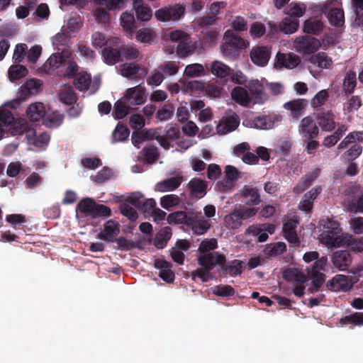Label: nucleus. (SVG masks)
<instances>
[{
  "mask_svg": "<svg viewBox=\"0 0 363 363\" xmlns=\"http://www.w3.org/2000/svg\"><path fill=\"white\" fill-rule=\"evenodd\" d=\"M320 240L328 247H338L344 245L342 229L339 223L327 218L321 220Z\"/></svg>",
  "mask_w": 363,
  "mask_h": 363,
  "instance_id": "f257e3e1",
  "label": "nucleus"
},
{
  "mask_svg": "<svg viewBox=\"0 0 363 363\" xmlns=\"http://www.w3.org/2000/svg\"><path fill=\"white\" fill-rule=\"evenodd\" d=\"M249 43L237 33L228 30L224 33L223 43L220 45L222 54L230 59H235L240 55V51L245 49Z\"/></svg>",
  "mask_w": 363,
  "mask_h": 363,
  "instance_id": "f03ea898",
  "label": "nucleus"
},
{
  "mask_svg": "<svg viewBox=\"0 0 363 363\" xmlns=\"http://www.w3.org/2000/svg\"><path fill=\"white\" fill-rule=\"evenodd\" d=\"M320 47V42L315 38L308 35L297 37L294 41V48L303 55L315 53Z\"/></svg>",
  "mask_w": 363,
  "mask_h": 363,
  "instance_id": "7ed1b4c3",
  "label": "nucleus"
},
{
  "mask_svg": "<svg viewBox=\"0 0 363 363\" xmlns=\"http://www.w3.org/2000/svg\"><path fill=\"white\" fill-rule=\"evenodd\" d=\"M240 119L235 112L223 116L216 126V132L223 135L235 130L240 125Z\"/></svg>",
  "mask_w": 363,
  "mask_h": 363,
  "instance_id": "20e7f679",
  "label": "nucleus"
},
{
  "mask_svg": "<svg viewBox=\"0 0 363 363\" xmlns=\"http://www.w3.org/2000/svg\"><path fill=\"white\" fill-rule=\"evenodd\" d=\"M183 6L176 4L174 6L164 7L155 12V17L161 21H177L184 15Z\"/></svg>",
  "mask_w": 363,
  "mask_h": 363,
  "instance_id": "39448f33",
  "label": "nucleus"
},
{
  "mask_svg": "<svg viewBox=\"0 0 363 363\" xmlns=\"http://www.w3.org/2000/svg\"><path fill=\"white\" fill-rule=\"evenodd\" d=\"M225 261V256L217 251L201 255L198 258L199 265L208 268L211 272L216 265L222 266Z\"/></svg>",
  "mask_w": 363,
  "mask_h": 363,
  "instance_id": "423d86ee",
  "label": "nucleus"
},
{
  "mask_svg": "<svg viewBox=\"0 0 363 363\" xmlns=\"http://www.w3.org/2000/svg\"><path fill=\"white\" fill-rule=\"evenodd\" d=\"M298 132L305 140L315 138L319 133L318 127L312 116L304 117L298 125Z\"/></svg>",
  "mask_w": 363,
  "mask_h": 363,
  "instance_id": "0eeeda50",
  "label": "nucleus"
},
{
  "mask_svg": "<svg viewBox=\"0 0 363 363\" xmlns=\"http://www.w3.org/2000/svg\"><path fill=\"white\" fill-rule=\"evenodd\" d=\"M282 120V116L277 113L259 116L253 120L256 128L268 130L277 125Z\"/></svg>",
  "mask_w": 363,
  "mask_h": 363,
  "instance_id": "6e6552de",
  "label": "nucleus"
},
{
  "mask_svg": "<svg viewBox=\"0 0 363 363\" xmlns=\"http://www.w3.org/2000/svg\"><path fill=\"white\" fill-rule=\"evenodd\" d=\"M250 99L254 104H264L269 100V94L264 86L258 80L254 81L250 87Z\"/></svg>",
  "mask_w": 363,
  "mask_h": 363,
  "instance_id": "1a4fd4ad",
  "label": "nucleus"
},
{
  "mask_svg": "<svg viewBox=\"0 0 363 363\" xmlns=\"http://www.w3.org/2000/svg\"><path fill=\"white\" fill-rule=\"evenodd\" d=\"M240 199L247 206H256L260 202V195L257 187L245 185L240 191Z\"/></svg>",
  "mask_w": 363,
  "mask_h": 363,
  "instance_id": "9d476101",
  "label": "nucleus"
},
{
  "mask_svg": "<svg viewBox=\"0 0 363 363\" xmlns=\"http://www.w3.org/2000/svg\"><path fill=\"white\" fill-rule=\"evenodd\" d=\"M277 60L274 64L276 69H281L285 67L286 69H294L300 63V58L295 54L289 53H277Z\"/></svg>",
  "mask_w": 363,
  "mask_h": 363,
  "instance_id": "9b49d317",
  "label": "nucleus"
},
{
  "mask_svg": "<svg viewBox=\"0 0 363 363\" xmlns=\"http://www.w3.org/2000/svg\"><path fill=\"white\" fill-rule=\"evenodd\" d=\"M315 119L323 131L330 132L335 128V115L331 111L321 110L317 113Z\"/></svg>",
  "mask_w": 363,
  "mask_h": 363,
  "instance_id": "f8f14e48",
  "label": "nucleus"
},
{
  "mask_svg": "<svg viewBox=\"0 0 363 363\" xmlns=\"http://www.w3.org/2000/svg\"><path fill=\"white\" fill-rule=\"evenodd\" d=\"M346 194L357 196V199H353L348 205V209L355 213H363V190H361L360 186L357 185L350 186L347 189Z\"/></svg>",
  "mask_w": 363,
  "mask_h": 363,
  "instance_id": "ddd939ff",
  "label": "nucleus"
},
{
  "mask_svg": "<svg viewBox=\"0 0 363 363\" xmlns=\"http://www.w3.org/2000/svg\"><path fill=\"white\" fill-rule=\"evenodd\" d=\"M192 218H189V228L196 235H203L210 228L211 224L208 220L201 218V213L194 212Z\"/></svg>",
  "mask_w": 363,
  "mask_h": 363,
  "instance_id": "4468645a",
  "label": "nucleus"
},
{
  "mask_svg": "<svg viewBox=\"0 0 363 363\" xmlns=\"http://www.w3.org/2000/svg\"><path fill=\"white\" fill-rule=\"evenodd\" d=\"M120 224L113 220H108L104 224V231L98 234L101 240L113 242L120 233Z\"/></svg>",
  "mask_w": 363,
  "mask_h": 363,
  "instance_id": "2eb2a0df",
  "label": "nucleus"
},
{
  "mask_svg": "<svg viewBox=\"0 0 363 363\" xmlns=\"http://www.w3.org/2000/svg\"><path fill=\"white\" fill-rule=\"evenodd\" d=\"M333 266L340 271L347 269L352 262L350 253L347 250H337L331 257Z\"/></svg>",
  "mask_w": 363,
  "mask_h": 363,
  "instance_id": "dca6fc26",
  "label": "nucleus"
},
{
  "mask_svg": "<svg viewBox=\"0 0 363 363\" xmlns=\"http://www.w3.org/2000/svg\"><path fill=\"white\" fill-rule=\"evenodd\" d=\"M123 97L130 105H140L146 101L145 90L139 86L128 89Z\"/></svg>",
  "mask_w": 363,
  "mask_h": 363,
  "instance_id": "f3484780",
  "label": "nucleus"
},
{
  "mask_svg": "<svg viewBox=\"0 0 363 363\" xmlns=\"http://www.w3.org/2000/svg\"><path fill=\"white\" fill-rule=\"evenodd\" d=\"M252 62L258 66H265L270 58V50L266 46H257L250 52Z\"/></svg>",
  "mask_w": 363,
  "mask_h": 363,
  "instance_id": "a211bd4d",
  "label": "nucleus"
},
{
  "mask_svg": "<svg viewBox=\"0 0 363 363\" xmlns=\"http://www.w3.org/2000/svg\"><path fill=\"white\" fill-rule=\"evenodd\" d=\"M155 268L160 270L159 277L167 283H172L174 280V273L171 269L172 264L164 259H157L154 264Z\"/></svg>",
  "mask_w": 363,
  "mask_h": 363,
  "instance_id": "6ab92c4d",
  "label": "nucleus"
},
{
  "mask_svg": "<svg viewBox=\"0 0 363 363\" xmlns=\"http://www.w3.org/2000/svg\"><path fill=\"white\" fill-rule=\"evenodd\" d=\"M327 287L333 291H348L352 287V284L349 282L347 277L338 274L327 283Z\"/></svg>",
  "mask_w": 363,
  "mask_h": 363,
  "instance_id": "aec40b11",
  "label": "nucleus"
},
{
  "mask_svg": "<svg viewBox=\"0 0 363 363\" xmlns=\"http://www.w3.org/2000/svg\"><path fill=\"white\" fill-rule=\"evenodd\" d=\"M162 128L144 129L141 131L145 140H157L160 145L165 150H169L171 147L170 143L162 136Z\"/></svg>",
  "mask_w": 363,
  "mask_h": 363,
  "instance_id": "412c9836",
  "label": "nucleus"
},
{
  "mask_svg": "<svg viewBox=\"0 0 363 363\" xmlns=\"http://www.w3.org/2000/svg\"><path fill=\"white\" fill-rule=\"evenodd\" d=\"M307 105L306 99H298L286 102L283 106L285 109L291 111L294 118L298 119Z\"/></svg>",
  "mask_w": 363,
  "mask_h": 363,
  "instance_id": "4be33fe9",
  "label": "nucleus"
},
{
  "mask_svg": "<svg viewBox=\"0 0 363 363\" xmlns=\"http://www.w3.org/2000/svg\"><path fill=\"white\" fill-rule=\"evenodd\" d=\"M188 186L191 195L194 197L201 199L206 194V182L201 179H192Z\"/></svg>",
  "mask_w": 363,
  "mask_h": 363,
  "instance_id": "5701e85b",
  "label": "nucleus"
},
{
  "mask_svg": "<svg viewBox=\"0 0 363 363\" xmlns=\"http://www.w3.org/2000/svg\"><path fill=\"white\" fill-rule=\"evenodd\" d=\"M45 109L43 103L38 102L30 105L26 110V116L30 121L38 122L43 120Z\"/></svg>",
  "mask_w": 363,
  "mask_h": 363,
  "instance_id": "b1692460",
  "label": "nucleus"
},
{
  "mask_svg": "<svg viewBox=\"0 0 363 363\" xmlns=\"http://www.w3.org/2000/svg\"><path fill=\"white\" fill-rule=\"evenodd\" d=\"M324 27L321 20L311 18L304 21L303 30L307 34L319 35L323 32Z\"/></svg>",
  "mask_w": 363,
  "mask_h": 363,
  "instance_id": "393cba45",
  "label": "nucleus"
},
{
  "mask_svg": "<svg viewBox=\"0 0 363 363\" xmlns=\"http://www.w3.org/2000/svg\"><path fill=\"white\" fill-rule=\"evenodd\" d=\"M231 97L242 106L248 107L251 103V99L247 91L242 86L234 87L231 91Z\"/></svg>",
  "mask_w": 363,
  "mask_h": 363,
  "instance_id": "a878e982",
  "label": "nucleus"
},
{
  "mask_svg": "<svg viewBox=\"0 0 363 363\" xmlns=\"http://www.w3.org/2000/svg\"><path fill=\"white\" fill-rule=\"evenodd\" d=\"M283 278L289 282L294 284H303L306 281V277L303 272L296 268H288L283 272Z\"/></svg>",
  "mask_w": 363,
  "mask_h": 363,
  "instance_id": "bb28decb",
  "label": "nucleus"
},
{
  "mask_svg": "<svg viewBox=\"0 0 363 363\" xmlns=\"http://www.w3.org/2000/svg\"><path fill=\"white\" fill-rule=\"evenodd\" d=\"M243 262L239 259H234L228 263L224 262L221 266L223 272L228 274L230 277H237L242 272Z\"/></svg>",
  "mask_w": 363,
  "mask_h": 363,
  "instance_id": "cd10ccee",
  "label": "nucleus"
},
{
  "mask_svg": "<svg viewBox=\"0 0 363 363\" xmlns=\"http://www.w3.org/2000/svg\"><path fill=\"white\" fill-rule=\"evenodd\" d=\"M194 211H176L172 213H169L167 216V221L169 223H175V224H186L187 226L189 225V218H192Z\"/></svg>",
  "mask_w": 363,
  "mask_h": 363,
  "instance_id": "c85d7f7f",
  "label": "nucleus"
},
{
  "mask_svg": "<svg viewBox=\"0 0 363 363\" xmlns=\"http://www.w3.org/2000/svg\"><path fill=\"white\" fill-rule=\"evenodd\" d=\"M330 23L335 27H342L345 23V14L342 9L331 8L327 15Z\"/></svg>",
  "mask_w": 363,
  "mask_h": 363,
  "instance_id": "c756f323",
  "label": "nucleus"
},
{
  "mask_svg": "<svg viewBox=\"0 0 363 363\" xmlns=\"http://www.w3.org/2000/svg\"><path fill=\"white\" fill-rule=\"evenodd\" d=\"M102 56L104 62L108 65H114L122 61L121 48L106 47L102 50Z\"/></svg>",
  "mask_w": 363,
  "mask_h": 363,
  "instance_id": "7c9ffc66",
  "label": "nucleus"
},
{
  "mask_svg": "<svg viewBox=\"0 0 363 363\" xmlns=\"http://www.w3.org/2000/svg\"><path fill=\"white\" fill-rule=\"evenodd\" d=\"M286 251V245L284 242H277L267 245L264 250L267 258L277 257Z\"/></svg>",
  "mask_w": 363,
  "mask_h": 363,
  "instance_id": "2f4dec72",
  "label": "nucleus"
},
{
  "mask_svg": "<svg viewBox=\"0 0 363 363\" xmlns=\"http://www.w3.org/2000/svg\"><path fill=\"white\" fill-rule=\"evenodd\" d=\"M182 183V180L178 177H172L156 184L155 190L161 192L173 191L178 188Z\"/></svg>",
  "mask_w": 363,
  "mask_h": 363,
  "instance_id": "473e14b6",
  "label": "nucleus"
},
{
  "mask_svg": "<svg viewBox=\"0 0 363 363\" xmlns=\"http://www.w3.org/2000/svg\"><path fill=\"white\" fill-rule=\"evenodd\" d=\"M211 72L219 78H225L230 76L232 69L220 61L216 60L210 66Z\"/></svg>",
  "mask_w": 363,
  "mask_h": 363,
  "instance_id": "72a5a7b5",
  "label": "nucleus"
},
{
  "mask_svg": "<svg viewBox=\"0 0 363 363\" xmlns=\"http://www.w3.org/2000/svg\"><path fill=\"white\" fill-rule=\"evenodd\" d=\"M172 237V230L169 227L161 229L155 235L154 245L157 249H163Z\"/></svg>",
  "mask_w": 363,
  "mask_h": 363,
  "instance_id": "f704fd0d",
  "label": "nucleus"
},
{
  "mask_svg": "<svg viewBox=\"0 0 363 363\" xmlns=\"http://www.w3.org/2000/svg\"><path fill=\"white\" fill-rule=\"evenodd\" d=\"M23 133L29 140L35 136V130L33 128H30L26 121L14 122L12 127V134L16 135Z\"/></svg>",
  "mask_w": 363,
  "mask_h": 363,
  "instance_id": "c9c22d12",
  "label": "nucleus"
},
{
  "mask_svg": "<svg viewBox=\"0 0 363 363\" xmlns=\"http://www.w3.org/2000/svg\"><path fill=\"white\" fill-rule=\"evenodd\" d=\"M357 86V76L354 71L348 72L343 81L342 90L345 95L352 94Z\"/></svg>",
  "mask_w": 363,
  "mask_h": 363,
  "instance_id": "e433bc0d",
  "label": "nucleus"
},
{
  "mask_svg": "<svg viewBox=\"0 0 363 363\" xmlns=\"http://www.w3.org/2000/svg\"><path fill=\"white\" fill-rule=\"evenodd\" d=\"M64 115L54 111L52 113H46L43 118V123L48 128H53L60 126L63 121Z\"/></svg>",
  "mask_w": 363,
  "mask_h": 363,
  "instance_id": "4c0bfd02",
  "label": "nucleus"
},
{
  "mask_svg": "<svg viewBox=\"0 0 363 363\" xmlns=\"http://www.w3.org/2000/svg\"><path fill=\"white\" fill-rule=\"evenodd\" d=\"M6 220L9 223L13 228L15 229H21L24 233H26L28 230L24 223L27 221L25 216L22 214H10L6 217Z\"/></svg>",
  "mask_w": 363,
  "mask_h": 363,
  "instance_id": "58836bf2",
  "label": "nucleus"
},
{
  "mask_svg": "<svg viewBox=\"0 0 363 363\" xmlns=\"http://www.w3.org/2000/svg\"><path fill=\"white\" fill-rule=\"evenodd\" d=\"M67 56L62 55V53H54L52 54L46 61L44 65L45 69H55L62 67L65 64Z\"/></svg>",
  "mask_w": 363,
  "mask_h": 363,
  "instance_id": "ea45409f",
  "label": "nucleus"
},
{
  "mask_svg": "<svg viewBox=\"0 0 363 363\" xmlns=\"http://www.w3.org/2000/svg\"><path fill=\"white\" fill-rule=\"evenodd\" d=\"M28 74L27 68L21 65H11L8 71V77L11 82H13L26 77Z\"/></svg>",
  "mask_w": 363,
  "mask_h": 363,
  "instance_id": "a19ab883",
  "label": "nucleus"
},
{
  "mask_svg": "<svg viewBox=\"0 0 363 363\" xmlns=\"http://www.w3.org/2000/svg\"><path fill=\"white\" fill-rule=\"evenodd\" d=\"M224 221L226 227L232 230L238 229L242 224V216L238 210L225 216Z\"/></svg>",
  "mask_w": 363,
  "mask_h": 363,
  "instance_id": "79ce46f5",
  "label": "nucleus"
},
{
  "mask_svg": "<svg viewBox=\"0 0 363 363\" xmlns=\"http://www.w3.org/2000/svg\"><path fill=\"white\" fill-rule=\"evenodd\" d=\"M96 204V203L94 199L84 198L77 204V211H79L86 216H93Z\"/></svg>",
  "mask_w": 363,
  "mask_h": 363,
  "instance_id": "37998d69",
  "label": "nucleus"
},
{
  "mask_svg": "<svg viewBox=\"0 0 363 363\" xmlns=\"http://www.w3.org/2000/svg\"><path fill=\"white\" fill-rule=\"evenodd\" d=\"M363 142V130L353 131L350 133L339 144L338 150L347 149L350 143Z\"/></svg>",
  "mask_w": 363,
  "mask_h": 363,
  "instance_id": "c03bdc74",
  "label": "nucleus"
},
{
  "mask_svg": "<svg viewBox=\"0 0 363 363\" xmlns=\"http://www.w3.org/2000/svg\"><path fill=\"white\" fill-rule=\"evenodd\" d=\"M311 62L313 64L322 69H328L330 67L333 61L325 52H320L311 57Z\"/></svg>",
  "mask_w": 363,
  "mask_h": 363,
  "instance_id": "a18cd8bd",
  "label": "nucleus"
},
{
  "mask_svg": "<svg viewBox=\"0 0 363 363\" xmlns=\"http://www.w3.org/2000/svg\"><path fill=\"white\" fill-rule=\"evenodd\" d=\"M190 277L193 281H196V279H199L203 283L208 282L213 278L211 271L204 267L191 272Z\"/></svg>",
  "mask_w": 363,
  "mask_h": 363,
  "instance_id": "49530a36",
  "label": "nucleus"
},
{
  "mask_svg": "<svg viewBox=\"0 0 363 363\" xmlns=\"http://www.w3.org/2000/svg\"><path fill=\"white\" fill-rule=\"evenodd\" d=\"M60 100L67 105H72L76 103L77 96L73 88L70 86H65L60 93Z\"/></svg>",
  "mask_w": 363,
  "mask_h": 363,
  "instance_id": "de8ad7c7",
  "label": "nucleus"
},
{
  "mask_svg": "<svg viewBox=\"0 0 363 363\" xmlns=\"http://www.w3.org/2000/svg\"><path fill=\"white\" fill-rule=\"evenodd\" d=\"M130 135V130L128 127L123 124L118 123L112 133V140L113 143L123 142L128 139Z\"/></svg>",
  "mask_w": 363,
  "mask_h": 363,
  "instance_id": "09e8293b",
  "label": "nucleus"
},
{
  "mask_svg": "<svg viewBox=\"0 0 363 363\" xmlns=\"http://www.w3.org/2000/svg\"><path fill=\"white\" fill-rule=\"evenodd\" d=\"M128 104H129L124 100V97L115 103L113 115L116 119H122L126 116L129 110Z\"/></svg>",
  "mask_w": 363,
  "mask_h": 363,
  "instance_id": "8fccbe9b",
  "label": "nucleus"
},
{
  "mask_svg": "<svg viewBox=\"0 0 363 363\" xmlns=\"http://www.w3.org/2000/svg\"><path fill=\"white\" fill-rule=\"evenodd\" d=\"M298 26V20L286 18L280 23L279 29L285 34H292L297 30Z\"/></svg>",
  "mask_w": 363,
  "mask_h": 363,
  "instance_id": "3c124183",
  "label": "nucleus"
},
{
  "mask_svg": "<svg viewBox=\"0 0 363 363\" xmlns=\"http://www.w3.org/2000/svg\"><path fill=\"white\" fill-rule=\"evenodd\" d=\"M292 143L290 140H284L279 141L274 149H270V152L274 154V156L280 155L289 156L290 154Z\"/></svg>",
  "mask_w": 363,
  "mask_h": 363,
  "instance_id": "603ef678",
  "label": "nucleus"
},
{
  "mask_svg": "<svg viewBox=\"0 0 363 363\" xmlns=\"http://www.w3.org/2000/svg\"><path fill=\"white\" fill-rule=\"evenodd\" d=\"M201 43L204 46H211L218 40V32L216 28L206 29L201 32Z\"/></svg>",
  "mask_w": 363,
  "mask_h": 363,
  "instance_id": "864d4df0",
  "label": "nucleus"
},
{
  "mask_svg": "<svg viewBox=\"0 0 363 363\" xmlns=\"http://www.w3.org/2000/svg\"><path fill=\"white\" fill-rule=\"evenodd\" d=\"M40 81L38 79L28 80L24 86H23L19 92L20 98L26 99L32 94L33 90L37 89L40 86Z\"/></svg>",
  "mask_w": 363,
  "mask_h": 363,
  "instance_id": "5fc2aeb1",
  "label": "nucleus"
},
{
  "mask_svg": "<svg viewBox=\"0 0 363 363\" xmlns=\"http://www.w3.org/2000/svg\"><path fill=\"white\" fill-rule=\"evenodd\" d=\"M91 79L90 74L80 72L74 80L75 87L79 91H86L89 88Z\"/></svg>",
  "mask_w": 363,
  "mask_h": 363,
  "instance_id": "6e6d98bb",
  "label": "nucleus"
},
{
  "mask_svg": "<svg viewBox=\"0 0 363 363\" xmlns=\"http://www.w3.org/2000/svg\"><path fill=\"white\" fill-rule=\"evenodd\" d=\"M342 325L352 324L354 325H363V313H354L340 318Z\"/></svg>",
  "mask_w": 363,
  "mask_h": 363,
  "instance_id": "4d7b16f0",
  "label": "nucleus"
},
{
  "mask_svg": "<svg viewBox=\"0 0 363 363\" xmlns=\"http://www.w3.org/2000/svg\"><path fill=\"white\" fill-rule=\"evenodd\" d=\"M174 112V106L170 104H164L156 113V118L160 121L170 119Z\"/></svg>",
  "mask_w": 363,
  "mask_h": 363,
  "instance_id": "13d9d810",
  "label": "nucleus"
},
{
  "mask_svg": "<svg viewBox=\"0 0 363 363\" xmlns=\"http://www.w3.org/2000/svg\"><path fill=\"white\" fill-rule=\"evenodd\" d=\"M307 274L309 279L312 280L313 286L315 290H318V289L320 288L325 282V274L320 272H315L314 269L308 270Z\"/></svg>",
  "mask_w": 363,
  "mask_h": 363,
  "instance_id": "bf43d9fd",
  "label": "nucleus"
},
{
  "mask_svg": "<svg viewBox=\"0 0 363 363\" xmlns=\"http://www.w3.org/2000/svg\"><path fill=\"white\" fill-rule=\"evenodd\" d=\"M121 25L126 31L132 32L137 27L133 14L123 13L121 16Z\"/></svg>",
  "mask_w": 363,
  "mask_h": 363,
  "instance_id": "052dcab7",
  "label": "nucleus"
},
{
  "mask_svg": "<svg viewBox=\"0 0 363 363\" xmlns=\"http://www.w3.org/2000/svg\"><path fill=\"white\" fill-rule=\"evenodd\" d=\"M154 37V32L149 28H141L136 33L137 40L143 43L150 44Z\"/></svg>",
  "mask_w": 363,
  "mask_h": 363,
  "instance_id": "680f3d73",
  "label": "nucleus"
},
{
  "mask_svg": "<svg viewBox=\"0 0 363 363\" xmlns=\"http://www.w3.org/2000/svg\"><path fill=\"white\" fill-rule=\"evenodd\" d=\"M62 68L65 69V72L62 75L69 79L73 78L78 72V66L77 63L74 61L71 60L68 56L66 57Z\"/></svg>",
  "mask_w": 363,
  "mask_h": 363,
  "instance_id": "e2e57ef3",
  "label": "nucleus"
},
{
  "mask_svg": "<svg viewBox=\"0 0 363 363\" xmlns=\"http://www.w3.org/2000/svg\"><path fill=\"white\" fill-rule=\"evenodd\" d=\"M163 133L162 136L166 138L167 141H174L179 139L180 136V129L177 124L167 125Z\"/></svg>",
  "mask_w": 363,
  "mask_h": 363,
  "instance_id": "0e129e2a",
  "label": "nucleus"
},
{
  "mask_svg": "<svg viewBox=\"0 0 363 363\" xmlns=\"http://www.w3.org/2000/svg\"><path fill=\"white\" fill-rule=\"evenodd\" d=\"M235 188V182L231 179L223 177L218 180L216 184V189L220 192H230Z\"/></svg>",
  "mask_w": 363,
  "mask_h": 363,
  "instance_id": "69168bd1",
  "label": "nucleus"
},
{
  "mask_svg": "<svg viewBox=\"0 0 363 363\" xmlns=\"http://www.w3.org/2000/svg\"><path fill=\"white\" fill-rule=\"evenodd\" d=\"M329 94L326 89L318 91L311 99V104L313 108H318L325 104L328 99Z\"/></svg>",
  "mask_w": 363,
  "mask_h": 363,
  "instance_id": "338daca9",
  "label": "nucleus"
},
{
  "mask_svg": "<svg viewBox=\"0 0 363 363\" xmlns=\"http://www.w3.org/2000/svg\"><path fill=\"white\" fill-rule=\"evenodd\" d=\"M114 172L109 167H104L94 177H91V179L96 183H104L112 178Z\"/></svg>",
  "mask_w": 363,
  "mask_h": 363,
  "instance_id": "774afa93",
  "label": "nucleus"
}]
</instances>
